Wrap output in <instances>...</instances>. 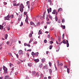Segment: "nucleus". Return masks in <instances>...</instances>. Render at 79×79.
<instances>
[{"label":"nucleus","mask_w":79,"mask_h":79,"mask_svg":"<svg viewBox=\"0 0 79 79\" xmlns=\"http://www.w3.org/2000/svg\"><path fill=\"white\" fill-rule=\"evenodd\" d=\"M19 10L21 12H23V8H24V6L23 4L21 3L19 5Z\"/></svg>","instance_id":"nucleus-1"},{"label":"nucleus","mask_w":79,"mask_h":79,"mask_svg":"<svg viewBox=\"0 0 79 79\" xmlns=\"http://www.w3.org/2000/svg\"><path fill=\"white\" fill-rule=\"evenodd\" d=\"M56 14V15H58V12H56V10H53V12H52V14H53V15H55V14Z\"/></svg>","instance_id":"nucleus-2"},{"label":"nucleus","mask_w":79,"mask_h":79,"mask_svg":"<svg viewBox=\"0 0 79 79\" xmlns=\"http://www.w3.org/2000/svg\"><path fill=\"white\" fill-rule=\"evenodd\" d=\"M30 25L31 26H34L35 27H36V25H35L34 23L32 21L30 22Z\"/></svg>","instance_id":"nucleus-3"},{"label":"nucleus","mask_w":79,"mask_h":79,"mask_svg":"<svg viewBox=\"0 0 79 79\" xmlns=\"http://www.w3.org/2000/svg\"><path fill=\"white\" fill-rule=\"evenodd\" d=\"M47 11L48 14H49V13H50V12H52V8L50 7L49 8V9H48Z\"/></svg>","instance_id":"nucleus-4"},{"label":"nucleus","mask_w":79,"mask_h":79,"mask_svg":"<svg viewBox=\"0 0 79 79\" xmlns=\"http://www.w3.org/2000/svg\"><path fill=\"white\" fill-rule=\"evenodd\" d=\"M19 52V55H23V51L22 50H20Z\"/></svg>","instance_id":"nucleus-5"},{"label":"nucleus","mask_w":79,"mask_h":79,"mask_svg":"<svg viewBox=\"0 0 79 79\" xmlns=\"http://www.w3.org/2000/svg\"><path fill=\"white\" fill-rule=\"evenodd\" d=\"M42 66H43V64L42 63H40L39 64V67L40 68H41L42 67Z\"/></svg>","instance_id":"nucleus-6"},{"label":"nucleus","mask_w":79,"mask_h":79,"mask_svg":"<svg viewBox=\"0 0 79 79\" xmlns=\"http://www.w3.org/2000/svg\"><path fill=\"white\" fill-rule=\"evenodd\" d=\"M3 69L4 70V71H6L8 70V69L7 68H6L5 66H3Z\"/></svg>","instance_id":"nucleus-7"},{"label":"nucleus","mask_w":79,"mask_h":79,"mask_svg":"<svg viewBox=\"0 0 79 79\" xmlns=\"http://www.w3.org/2000/svg\"><path fill=\"white\" fill-rule=\"evenodd\" d=\"M36 77H39V76H40V74H39V73H38L37 72L35 75Z\"/></svg>","instance_id":"nucleus-8"},{"label":"nucleus","mask_w":79,"mask_h":79,"mask_svg":"<svg viewBox=\"0 0 79 79\" xmlns=\"http://www.w3.org/2000/svg\"><path fill=\"white\" fill-rule=\"evenodd\" d=\"M62 10H63V9H62V8H60L58 9V12L59 13V11H62Z\"/></svg>","instance_id":"nucleus-9"},{"label":"nucleus","mask_w":79,"mask_h":79,"mask_svg":"<svg viewBox=\"0 0 79 79\" xmlns=\"http://www.w3.org/2000/svg\"><path fill=\"white\" fill-rule=\"evenodd\" d=\"M5 39H7V38H8V34H6L5 35Z\"/></svg>","instance_id":"nucleus-10"},{"label":"nucleus","mask_w":79,"mask_h":79,"mask_svg":"<svg viewBox=\"0 0 79 79\" xmlns=\"http://www.w3.org/2000/svg\"><path fill=\"white\" fill-rule=\"evenodd\" d=\"M6 44L7 45H9V46H11V45H12V43H11L10 44V42H8V41H7V42Z\"/></svg>","instance_id":"nucleus-11"},{"label":"nucleus","mask_w":79,"mask_h":79,"mask_svg":"<svg viewBox=\"0 0 79 79\" xmlns=\"http://www.w3.org/2000/svg\"><path fill=\"white\" fill-rule=\"evenodd\" d=\"M3 29V25H0V29H1V30H2Z\"/></svg>","instance_id":"nucleus-12"},{"label":"nucleus","mask_w":79,"mask_h":79,"mask_svg":"<svg viewBox=\"0 0 79 79\" xmlns=\"http://www.w3.org/2000/svg\"><path fill=\"white\" fill-rule=\"evenodd\" d=\"M63 64L62 63H60V64H57V66H63Z\"/></svg>","instance_id":"nucleus-13"},{"label":"nucleus","mask_w":79,"mask_h":79,"mask_svg":"<svg viewBox=\"0 0 79 79\" xmlns=\"http://www.w3.org/2000/svg\"><path fill=\"white\" fill-rule=\"evenodd\" d=\"M4 78L5 79H9V77L8 76H5Z\"/></svg>","instance_id":"nucleus-14"},{"label":"nucleus","mask_w":79,"mask_h":79,"mask_svg":"<svg viewBox=\"0 0 79 79\" xmlns=\"http://www.w3.org/2000/svg\"><path fill=\"white\" fill-rule=\"evenodd\" d=\"M39 55V52H37L35 53V55L36 56H38V55Z\"/></svg>","instance_id":"nucleus-15"},{"label":"nucleus","mask_w":79,"mask_h":79,"mask_svg":"<svg viewBox=\"0 0 79 79\" xmlns=\"http://www.w3.org/2000/svg\"><path fill=\"white\" fill-rule=\"evenodd\" d=\"M45 12H44L43 13V18L45 19Z\"/></svg>","instance_id":"nucleus-16"},{"label":"nucleus","mask_w":79,"mask_h":79,"mask_svg":"<svg viewBox=\"0 0 79 79\" xmlns=\"http://www.w3.org/2000/svg\"><path fill=\"white\" fill-rule=\"evenodd\" d=\"M46 19L47 21H49V19L48 18V15H46Z\"/></svg>","instance_id":"nucleus-17"},{"label":"nucleus","mask_w":79,"mask_h":79,"mask_svg":"<svg viewBox=\"0 0 79 79\" xmlns=\"http://www.w3.org/2000/svg\"><path fill=\"white\" fill-rule=\"evenodd\" d=\"M35 71H32V75H34L36 73Z\"/></svg>","instance_id":"nucleus-18"},{"label":"nucleus","mask_w":79,"mask_h":79,"mask_svg":"<svg viewBox=\"0 0 79 79\" xmlns=\"http://www.w3.org/2000/svg\"><path fill=\"white\" fill-rule=\"evenodd\" d=\"M49 72L50 74H52V69H49Z\"/></svg>","instance_id":"nucleus-19"},{"label":"nucleus","mask_w":79,"mask_h":79,"mask_svg":"<svg viewBox=\"0 0 79 79\" xmlns=\"http://www.w3.org/2000/svg\"><path fill=\"white\" fill-rule=\"evenodd\" d=\"M9 66L10 68L11 67H12L13 66V64L11 63H10L9 64Z\"/></svg>","instance_id":"nucleus-20"},{"label":"nucleus","mask_w":79,"mask_h":79,"mask_svg":"<svg viewBox=\"0 0 79 79\" xmlns=\"http://www.w3.org/2000/svg\"><path fill=\"white\" fill-rule=\"evenodd\" d=\"M34 60L36 63H38V62H39V60Z\"/></svg>","instance_id":"nucleus-21"},{"label":"nucleus","mask_w":79,"mask_h":79,"mask_svg":"<svg viewBox=\"0 0 79 79\" xmlns=\"http://www.w3.org/2000/svg\"><path fill=\"white\" fill-rule=\"evenodd\" d=\"M10 17L11 18H14V15H10Z\"/></svg>","instance_id":"nucleus-22"},{"label":"nucleus","mask_w":79,"mask_h":79,"mask_svg":"<svg viewBox=\"0 0 79 79\" xmlns=\"http://www.w3.org/2000/svg\"><path fill=\"white\" fill-rule=\"evenodd\" d=\"M32 41H33V39H31L29 41V44H31V42H32Z\"/></svg>","instance_id":"nucleus-23"},{"label":"nucleus","mask_w":79,"mask_h":79,"mask_svg":"<svg viewBox=\"0 0 79 79\" xmlns=\"http://www.w3.org/2000/svg\"><path fill=\"white\" fill-rule=\"evenodd\" d=\"M41 77L42 78H44V74L41 73L40 74Z\"/></svg>","instance_id":"nucleus-24"},{"label":"nucleus","mask_w":79,"mask_h":79,"mask_svg":"<svg viewBox=\"0 0 79 79\" xmlns=\"http://www.w3.org/2000/svg\"><path fill=\"white\" fill-rule=\"evenodd\" d=\"M42 32H41V30H39L38 33L39 35H40V34H41Z\"/></svg>","instance_id":"nucleus-25"},{"label":"nucleus","mask_w":79,"mask_h":79,"mask_svg":"<svg viewBox=\"0 0 79 79\" xmlns=\"http://www.w3.org/2000/svg\"><path fill=\"white\" fill-rule=\"evenodd\" d=\"M28 65L29 66H30V67H31V66H32V64L31 63L28 64Z\"/></svg>","instance_id":"nucleus-26"},{"label":"nucleus","mask_w":79,"mask_h":79,"mask_svg":"<svg viewBox=\"0 0 79 79\" xmlns=\"http://www.w3.org/2000/svg\"><path fill=\"white\" fill-rule=\"evenodd\" d=\"M53 47V46L52 45H50L49 46V49L50 50H51L52 48Z\"/></svg>","instance_id":"nucleus-27"},{"label":"nucleus","mask_w":79,"mask_h":79,"mask_svg":"<svg viewBox=\"0 0 79 79\" xmlns=\"http://www.w3.org/2000/svg\"><path fill=\"white\" fill-rule=\"evenodd\" d=\"M62 42L63 43V44H66V41L64 40H63Z\"/></svg>","instance_id":"nucleus-28"},{"label":"nucleus","mask_w":79,"mask_h":79,"mask_svg":"<svg viewBox=\"0 0 79 79\" xmlns=\"http://www.w3.org/2000/svg\"><path fill=\"white\" fill-rule=\"evenodd\" d=\"M58 42H60V40H61V38H60V36H58Z\"/></svg>","instance_id":"nucleus-29"},{"label":"nucleus","mask_w":79,"mask_h":79,"mask_svg":"<svg viewBox=\"0 0 79 79\" xmlns=\"http://www.w3.org/2000/svg\"><path fill=\"white\" fill-rule=\"evenodd\" d=\"M4 73H5V74H6V73H8V70H4Z\"/></svg>","instance_id":"nucleus-30"},{"label":"nucleus","mask_w":79,"mask_h":79,"mask_svg":"<svg viewBox=\"0 0 79 79\" xmlns=\"http://www.w3.org/2000/svg\"><path fill=\"white\" fill-rule=\"evenodd\" d=\"M67 44V47H69V43H66Z\"/></svg>","instance_id":"nucleus-31"},{"label":"nucleus","mask_w":79,"mask_h":79,"mask_svg":"<svg viewBox=\"0 0 79 79\" xmlns=\"http://www.w3.org/2000/svg\"><path fill=\"white\" fill-rule=\"evenodd\" d=\"M49 18H50V19H52V16H51V15H49Z\"/></svg>","instance_id":"nucleus-32"},{"label":"nucleus","mask_w":79,"mask_h":79,"mask_svg":"<svg viewBox=\"0 0 79 79\" xmlns=\"http://www.w3.org/2000/svg\"><path fill=\"white\" fill-rule=\"evenodd\" d=\"M25 21L27 23H28V19H25Z\"/></svg>","instance_id":"nucleus-33"},{"label":"nucleus","mask_w":79,"mask_h":79,"mask_svg":"<svg viewBox=\"0 0 79 79\" xmlns=\"http://www.w3.org/2000/svg\"><path fill=\"white\" fill-rule=\"evenodd\" d=\"M57 23H61V20L59 19L57 21Z\"/></svg>","instance_id":"nucleus-34"},{"label":"nucleus","mask_w":79,"mask_h":79,"mask_svg":"<svg viewBox=\"0 0 79 79\" xmlns=\"http://www.w3.org/2000/svg\"><path fill=\"white\" fill-rule=\"evenodd\" d=\"M35 53H34V52H31V55H32L33 56H34V55H35Z\"/></svg>","instance_id":"nucleus-35"},{"label":"nucleus","mask_w":79,"mask_h":79,"mask_svg":"<svg viewBox=\"0 0 79 79\" xmlns=\"http://www.w3.org/2000/svg\"><path fill=\"white\" fill-rule=\"evenodd\" d=\"M22 26H23V22H21V24L20 25V27H22Z\"/></svg>","instance_id":"nucleus-36"},{"label":"nucleus","mask_w":79,"mask_h":79,"mask_svg":"<svg viewBox=\"0 0 79 79\" xmlns=\"http://www.w3.org/2000/svg\"><path fill=\"white\" fill-rule=\"evenodd\" d=\"M64 19H63L62 20V23H64Z\"/></svg>","instance_id":"nucleus-37"},{"label":"nucleus","mask_w":79,"mask_h":79,"mask_svg":"<svg viewBox=\"0 0 79 79\" xmlns=\"http://www.w3.org/2000/svg\"><path fill=\"white\" fill-rule=\"evenodd\" d=\"M8 54L10 55V56H12V54L11 53H9Z\"/></svg>","instance_id":"nucleus-38"},{"label":"nucleus","mask_w":79,"mask_h":79,"mask_svg":"<svg viewBox=\"0 0 79 79\" xmlns=\"http://www.w3.org/2000/svg\"><path fill=\"white\" fill-rule=\"evenodd\" d=\"M67 73H69V69L67 68Z\"/></svg>","instance_id":"nucleus-39"},{"label":"nucleus","mask_w":79,"mask_h":79,"mask_svg":"<svg viewBox=\"0 0 79 79\" xmlns=\"http://www.w3.org/2000/svg\"><path fill=\"white\" fill-rule=\"evenodd\" d=\"M55 19L56 21H58V17H56Z\"/></svg>","instance_id":"nucleus-40"},{"label":"nucleus","mask_w":79,"mask_h":79,"mask_svg":"<svg viewBox=\"0 0 79 79\" xmlns=\"http://www.w3.org/2000/svg\"><path fill=\"white\" fill-rule=\"evenodd\" d=\"M44 43H45V44H46V43L47 42V40H45L44 41Z\"/></svg>","instance_id":"nucleus-41"},{"label":"nucleus","mask_w":79,"mask_h":79,"mask_svg":"<svg viewBox=\"0 0 79 79\" xmlns=\"http://www.w3.org/2000/svg\"><path fill=\"white\" fill-rule=\"evenodd\" d=\"M59 50H60V48L59 47L58 48V50H56V52H59Z\"/></svg>","instance_id":"nucleus-42"},{"label":"nucleus","mask_w":79,"mask_h":79,"mask_svg":"<svg viewBox=\"0 0 79 79\" xmlns=\"http://www.w3.org/2000/svg\"><path fill=\"white\" fill-rule=\"evenodd\" d=\"M27 5H29V1H27Z\"/></svg>","instance_id":"nucleus-43"},{"label":"nucleus","mask_w":79,"mask_h":79,"mask_svg":"<svg viewBox=\"0 0 79 79\" xmlns=\"http://www.w3.org/2000/svg\"><path fill=\"white\" fill-rule=\"evenodd\" d=\"M63 28L64 29H65V25H63Z\"/></svg>","instance_id":"nucleus-44"},{"label":"nucleus","mask_w":79,"mask_h":79,"mask_svg":"<svg viewBox=\"0 0 79 79\" xmlns=\"http://www.w3.org/2000/svg\"><path fill=\"white\" fill-rule=\"evenodd\" d=\"M64 34L63 35H62L63 39H64Z\"/></svg>","instance_id":"nucleus-45"},{"label":"nucleus","mask_w":79,"mask_h":79,"mask_svg":"<svg viewBox=\"0 0 79 79\" xmlns=\"http://www.w3.org/2000/svg\"><path fill=\"white\" fill-rule=\"evenodd\" d=\"M24 15H27V12H24Z\"/></svg>","instance_id":"nucleus-46"},{"label":"nucleus","mask_w":79,"mask_h":79,"mask_svg":"<svg viewBox=\"0 0 79 79\" xmlns=\"http://www.w3.org/2000/svg\"><path fill=\"white\" fill-rule=\"evenodd\" d=\"M3 4H4V5H6L7 4V2H3Z\"/></svg>","instance_id":"nucleus-47"},{"label":"nucleus","mask_w":79,"mask_h":79,"mask_svg":"<svg viewBox=\"0 0 79 79\" xmlns=\"http://www.w3.org/2000/svg\"><path fill=\"white\" fill-rule=\"evenodd\" d=\"M50 43L51 44H53V42L52 41H51L50 42Z\"/></svg>","instance_id":"nucleus-48"},{"label":"nucleus","mask_w":79,"mask_h":79,"mask_svg":"<svg viewBox=\"0 0 79 79\" xmlns=\"http://www.w3.org/2000/svg\"><path fill=\"white\" fill-rule=\"evenodd\" d=\"M6 17H8V18H10V16H9V15H7Z\"/></svg>","instance_id":"nucleus-49"},{"label":"nucleus","mask_w":79,"mask_h":79,"mask_svg":"<svg viewBox=\"0 0 79 79\" xmlns=\"http://www.w3.org/2000/svg\"><path fill=\"white\" fill-rule=\"evenodd\" d=\"M2 45H3V43H1V44H0V47H1V46H2Z\"/></svg>","instance_id":"nucleus-50"},{"label":"nucleus","mask_w":79,"mask_h":79,"mask_svg":"<svg viewBox=\"0 0 79 79\" xmlns=\"http://www.w3.org/2000/svg\"><path fill=\"white\" fill-rule=\"evenodd\" d=\"M29 37H32V34L30 33L29 35Z\"/></svg>","instance_id":"nucleus-51"},{"label":"nucleus","mask_w":79,"mask_h":79,"mask_svg":"<svg viewBox=\"0 0 79 79\" xmlns=\"http://www.w3.org/2000/svg\"><path fill=\"white\" fill-rule=\"evenodd\" d=\"M49 66H52V64L50 63V62H49Z\"/></svg>","instance_id":"nucleus-52"},{"label":"nucleus","mask_w":79,"mask_h":79,"mask_svg":"<svg viewBox=\"0 0 79 79\" xmlns=\"http://www.w3.org/2000/svg\"><path fill=\"white\" fill-rule=\"evenodd\" d=\"M45 60H42V63H44V62H45Z\"/></svg>","instance_id":"nucleus-53"},{"label":"nucleus","mask_w":79,"mask_h":79,"mask_svg":"<svg viewBox=\"0 0 79 79\" xmlns=\"http://www.w3.org/2000/svg\"><path fill=\"white\" fill-rule=\"evenodd\" d=\"M5 20H7V19H8V17L7 16H6L5 17Z\"/></svg>","instance_id":"nucleus-54"},{"label":"nucleus","mask_w":79,"mask_h":79,"mask_svg":"<svg viewBox=\"0 0 79 79\" xmlns=\"http://www.w3.org/2000/svg\"><path fill=\"white\" fill-rule=\"evenodd\" d=\"M27 46L28 47H30L31 46V45L28 44H27Z\"/></svg>","instance_id":"nucleus-55"},{"label":"nucleus","mask_w":79,"mask_h":79,"mask_svg":"<svg viewBox=\"0 0 79 79\" xmlns=\"http://www.w3.org/2000/svg\"><path fill=\"white\" fill-rule=\"evenodd\" d=\"M48 2L49 3H51V2H52V1H51V0H48Z\"/></svg>","instance_id":"nucleus-56"},{"label":"nucleus","mask_w":79,"mask_h":79,"mask_svg":"<svg viewBox=\"0 0 79 79\" xmlns=\"http://www.w3.org/2000/svg\"><path fill=\"white\" fill-rule=\"evenodd\" d=\"M57 64H59L60 61L59 60H57Z\"/></svg>","instance_id":"nucleus-57"},{"label":"nucleus","mask_w":79,"mask_h":79,"mask_svg":"<svg viewBox=\"0 0 79 79\" xmlns=\"http://www.w3.org/2000/svg\"><path fill=\"white\" fill-rule=\"evenodd\" d=\"M46 68V66H44V67H43L44 69H45Z\"/></svg>","instance_id":"nucleus-58"},{"label":"nucleus","mask_w":79,"mask_h":79,"mask_svg":"<svg viewBox=\"0 0 79 79\" xmlns=\"http://www.w3.org/2000/svg\"><path fill=\"white\" fill-rule=\"evenodd\" d=\"M19 5H20V3H19L17 4H16V6H19Z\"/></svg>","instance_id":"nucleus-59"},{"label":"nucleus","mask_w":79,"mask_h":79,"mask_svg":"<svg viewBox=\"0 0 79 79\" xmlns=\"http://www.w3.org/2000/svg\"><path fill=\"white\" fill-rule=\"evenodd\" d=\"M17 64H20V62L18 61Z\"/></svg>","instance_id":"nucleus-60"},{"label":"nucleus","mask_w":79,"mask_h":79,"mask_svg":"<svg viewBox=\"0 0 79 79\" xmlns=\"http://www.w3.org/2000/svg\"><path fill=\"white\" fill-rule=\"evenodd\" d=\"M50 5L51 6H52L53 5V4L51 2H50Z\"/></svg>","instance_id":"nucleus-61"},{"label":"nucleus","mask_w":79,"mask_h":79,"mask_svg":"<svg viewBox=\"0 0 79 79\" xmlns=\"http://www.w3.org/2000/svg\"><path fill=\"white\" fill-rule=\"evenodd\" d=\"M31 50H31V49H28L27 50V51H29L30 52H31Z\"/></svg>","instance_id":"nucleus-62"},{"label":"nucleus","mask_w":79,"mask_h":79,"mask_svg":"<svg viewBox=\"0 0 79 79\" xmlns=\"http://www.w3.org/2000/svg\"><path fill=\"white\" fill-rule=\"evenodd\" d=\"M3 78V77H0V79H2Z\"/></svg>","instance_id":"nucleus-63"},{"label":"nucleus","mask_w":79,"mask_h":79,"mask_svg":"<svg viewBox=\"0 0 79 79\" xmlns=\"http://www.w3.org/2000/svg\"><path fill=\"white\" fill-rule=\"evenodd\" d=\"M14 6H16V3H14L13 4Z\"/></svg>","instance_id":"nucleus-64"}]
</instances>
